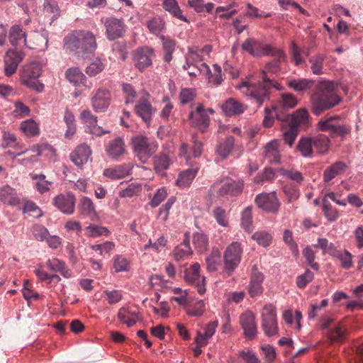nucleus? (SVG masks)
<instances>
[{
    "label": "nucleus",
    "instance_id": "1",
    "mask_svg": "<svg viewBox=\"0 0 363 363\" xmlns=\"http://www.w3.org/2000/svg\"><path fill=\"white\" fill-rule=\"evenodd\" d=\"M271 55L277 57L276 60L267 62L262 70V82L258 84L244 81L237 86L243 95L255 99L259 106H261L265 101L269 99L270 89L274 87L277 90L281 89V86L267 77V74H277L280 70V62L285 60V54L281 50H273Z\"/></svg>",
    "mask_w": 363,
    "mask_h": 363
},
{
    "label": "nucleus",
    "instance_id": "2",
    "mask_svg": "<svg viewBox=\"0 0 363 363\" xmlns=\"http://www.w3.org/2000/svg\"><path fill=\"white\" fill-rule=\"evenodd\" d=\"M64 48L75 54L91 53L97 48L95 35L89 30H76L64 38Z\"/></svg>",
    "mask_w": 363,
    "mask_h": 363
},
{
    "label": "nucleus",
    "instance_id": "3",
    "mask_svg": "<svg viewBox=\"0 0 363 363\" xmlns=\"http://www.w3.org/2000/svg\"><path fill=\"white\" fill-rule=\"evenodd\" d=\"M340 84L319 79V111L328 110L342 101L339 94Z\"/></svg>",
    "mask_w": 363,
    "mask_h": 363
},
{
    "label": "nucleus",
    "instance_id": "4",
    "mask_svg": "<svg viewBox=\"0 0 363 363\" xmlns=\"http://www.w3.org/2000/svg\"><path fill=\"white\" fill-rule=\"evenodd\" d=\"M131 146L135 156L143 164L147 162L158 147L156 141L143 135L133 137Z\"/></svg>",
    "mask_w": 363,
    "mask_h": 363
},
{
    "label": "nucleus",
    "instance_id": "5",
    "mask_svg": "<svg viewBox=\"0 0 363 363\" xmlns=\"http://www.w3.org/2000/svg\"><path fill=\"white\" fill-rule=\"evenodd\" d=\"M42 64L36 61L24 65L20 78L21 84L38 93L43 92L44 84L38 81L42 74Z\"/></svg>",
    "mask_w": 363,
    "mask_h": 363
},
{
    "label": "nucleus",
    "instance_id": "6",
    "mask_svg": "<svg viewBox=\"0 0 363 363\" xmlns=\"http://www.w3.org/2000/svg\"><path fill=\"white\" fill-rule=\"evenodd\" d=\"M242 255V248L240 243L232 242L225 249L223 254L224 267L223 271L230 276L240 263Z\"/></svg>",
    "mask_w": 363,
    "mask_h": 363
},
{
    "label": "nucleus",
    "instance_id": "7",
    "mask_svg": "<svg viewBox=\"0 0 363 363\" xmlns=\"http://www.w3.org/2000/svg\"><path fill=\"white\" fill-rule=\"evenodd\" d=\"M262 328L264 334L274 336L278 334V323L277 320L276 308L272 304L265 305L262 311Z\"/></svg>",
    "mask_w": 363,
    "mask_h": 363
},
{
    "label": "nucleus",
    "instance_id": "8",
    "mask_svg": "<svg viewBox=\"0 0 363 363\" xmlns=\"http://www.w3.org/2000/svg\"><path fill=\"white\" fill-rule=\"evenodd\" d=\"M241 47L242 50L257 57L270 55L273 50H274L271 45L264 44L260 40L252 38H247Z\"/></svg>",
    "mask_w": 363,
    "mask_h": 363
},
{
    "label": "nucleus",
    "instance_id": "9",
    "mask_svg": "<svg viewBox=\"0 0 363 363\" xmlns=\"http://www.w3.org/2000/svg\"><path fill=\"white\" fill-rule=\"evenodd\" d=\"M184 279L189 284L197 286L198 293L203 294L206 291L204 287L205 277L200 275V265L196 262L184 270Z\"/></svg>",
    "mask_w": 363,
    "mask_h": 363
},
{
    "label": "nucleus",
    "instance_id": "10",
    "mask_svg": "<svg viewBox=\"0 0 363 363\" xmlns=\"http://www.w3.org/2000/svg\"><path fill=\"white\" fill-rule=\"evenodd\" d=\"M79 118L86 125V132L96 137L110 133V130L104 129L97 125V116L94 115L89 109L82 111Z\"/></svg>",
    "mask_w": 363,
    "mask_h": 363
},
{
    "label": "nucleus",
    "instance_id": "11",
    "mask_svg": "<svg viewBox=\"0 0 363 363\" xmlns=\"http://www.w3.org/2000/svg\"><path fill=\"white\" fill-rule=\"evenodd\" d=\"M101 21L106 28V36L109 40H115L123 37L125 33V25L121 19L107 17Z\"/></svg>",
    "mask_w": 363,
    "mask_h": 363
},
{
    "label": "nucleus",
    "instance_id": "12",
    "mask_svg": "<svg viewBox=\"0 0 363 363\" xmlns=\"http://www.w3.org/2000/svg\"><path fill=\"white\" fill-rule=\"evenodd\" d=\"M111 101L110 91L106 88H99L91 98V106L96 113H104Z\"/></svg>",
    "mask_w": 363,
    "mask_h": 363
},
{
    "label": "nucleus",
    "instance_id": "13",
    "mask_svg": "<svg viewBox=\"0 0 363 363\" xmlns=\"http://www.w3.org/2000/svg\"><path fill=\"white\" fill-rule=\"evenodd\" d=\"M153 55V49L149 47H143L135 50L133 57L135 67L140 72H144L152 65V57Z\"/></svg>",
    "mask_w": 363,
    "mask_h": 363
},
{
    "label": "nucleus",
    "instance_id": "14",
    "mask_svg": "<svg viewBox=\"0 0 363 363\" xmlns=\"http://www.w3.org/2000/svg\"><path fill=\"white\" fill-rule=\"evenodd\" d=\"M255 203L258 208L271 213L277 212L280 206L275 192L258 194L255 198Z\"/></svg>",
    "mask_w": 363,
    "mask_h": 363
},
{
    "label": "nucleus",
    "instance_id": "15",
    "mask_svg": "<svg viewBox=\"0 0 363 363\" xmlns=\"http://www.w3.org/2000/svg\"><path fill=\"white\" fill-rule=\"evenodd\" d=\"M25 57V53L17 49L9 50L4 57V72L8 77L14 74L18 65Z\"/></svg>",
    "mask_w": 363,
    "mask_h": 363
},
{
    "label": "nucleus",
    "instance_id": "16",
    "mask_svg": "<svg viewBox=\"0 0 363 363\" xmlns=\"http://www.w3.org/2000/svg\"><path fill=\"white\" fill-rule=\"evenodd\" d=\"M75 197L70 193L60 194L53 199V205L65 214H72L74 211Z\"/></svg>",
    "mask_w": 363,
    "mask_h": 363
},
{
    "label": "nucleus",
    "instance_id": "17",
    "mask_svg": "<svg viewBox=\"0 0 363 363\" xmlns=\"http://www.w3.org/2000/svg\"><path fill=\"white\" fill-rule=\"evenodd\" d=\"M243 187L242 180L227 179L222 183L218 194L220 196H236L242 193Z\"/></svg>",
    "mask_w": 363,
    "mask_h": 363
},
{
    "label": "nucleus",
    "instance_id": "18",
    "mask_svg": "<svg viewBox=\"0 0 363 363\" xmlns=\"http://www.w3.org/2000/svg\"><path fill=\"white\" fill-rule=\"evenodd\" d=\"M264 157L271 164H279L281 162L280 152V142L278 140H272L263 147Z\"/></svg>",
    "mask_w": 363,
    "mask_h": 363
},
{
    "label": "nucleus",
    "instance_id": "19",
    "mask_svg": "<svg viewBox=\"0 0 363 363\" xmlns=\"http://www.w3.org/2000/svg\"><path fill=\"white\" fill-rule=\"evenodd\" d=\"M240 323L244 330V334L250 340L254 339L257 333V327L255 323V316L250 311H246L241 314Z\"/></svg>",
    "mask_w": 363,
    "mask_h": 363
},
{
    "label": "nucleus",
    "instance_id": "20",
    "mask_svg": "<svg viewBox=\"0 0 363 363\" xmlns=\"http://www.w3.org/2000/svg\"><path fill=\"white\" fill-rule=\"evenodd\" d=\"M189 118L191 125L203 133L206 130L210 123L209 116L202 111V104L197 106L195 112L189 113Z\"/></svg>",
    "mask_w": 363,
    "mask_h": 363
},
{
    "label": "nucleus",
    "instance_id": "21",
    "mask_svg": "<svg viewBox=\"0 0 363 363\" xmlns=\"http://www.w3.org/2000/svg\"><path fill=\"white\" fill-rule=\"evenodd\" d=\"M264 275L258 269L257 265H253L251 269L250 282L248 286V292L252 297L261 294L263 291L262 286Z\"/></svg>",
    "mask_w": 363,
    "mask_h": 363
},
{
    "label": "nucleus",
    "instance_id": "22",
    "mask_svg": "<svg viewBox=\"0 0 363 363\" xmlns=\"http://www.w3.org/2000/svg\"><path fill=\"white\" fill-rule=\"evenodd\" d=\"M91 155V150L85 143L78 145L70 154L71 161L78 167L82 168L86 164Z\"/></svg>",
    "mask_w": 363,
    "mask_h": 363
},
{
    "label": "nucleus",
    "instance_id": "23",
    "mask_svg": "<svg viewBox=\"0 0 363 363\" xmlns=\"http://www.w3.org/2000/svg\"><path fill=\"white\" fill-rule=\"evenodd\" d=\"M0 201L14 207H18L21 204V199L16 190L8 184L0 187Z\"/></svg>",
    "mask_w": 363,
    "mask_h": 363
},
{
    "label": "nucleus",
    "instance_id": "24",
    "mask_svg": "<svg viewBox=\"0 0 363 363\" xmlns=\"http://www.w3.org/2000/svg\"><path fill=\"white\" fill-rule=\"evenodd\" d=\"M135 111L145 123L151 121L155 110L146 99H140L135 106Z\"/></svg>",
    "mask_w": 363,
    "mask_h": 363
},
{
    "label": "nucleus",
    "instance_id": "25",
    "mask_svg": "<svg viewBox=\"0 0 363 363\" xmlns=\"http://www.w3.org/2000/svg\"><path fill=\"white\" fill-rule=\"evenodd\" d=\"M132 167L130 164H123L115 168L104 169V175L112 179H120L129 175L131 173Z\"/></svg>",
    "mask_w": 363,
    "mask_h": 363
},
{
    "label": "nucleus",
    "instance_id": "26",
    "mask_svg": "<svg viewBox=\"0 0 363 363\" xmlns=\"http://www.w3.org/2000/svg\"><path fill=\"white\" fill-rule=\"evenodd\" d=\"M33 45H27L26 47L30 50H36L39 52L45 51L48 48V32L43 30L37 32L32 36Z\"/></svg>",
    "mask_w": 363,
    "mask_h": 363
},
{
    "label": "nucleus",
    "instance_id": "27",
    "mask_svg": "<svg viewBox=\"0 0 363 363\" xmlns=\"http://www.w3.org/2000/svg\"><path fill=\"white\" fill-rule=\"evenodd\" d=\"M347 167L348 166L346 163H345V162H335V163L332 164V165L327 167L324 171L323 181L325 182L331 181V179L335 178V177L339 176V174H341L342 172L346 171Z\"/></svg>",
    "mask_w": 363,
    "mask_h": 363
},
{
    "label": "nucleus",
    "instance_id": "28",
    "mask_svg": "<svg viewBox=\"0 0 363 363\" xmlns=\"http://www.w3.org/2000/svg\"><path fill=\"white\" fill-rule=\"evenodd\" d=\"M246 107L238 100L231 98L222 105V110L226 116H233L242 113Z\"/></svg>",
    "mask_w": 363,
    "mask_h": 363
},
{
    "label": "nucleus",
    "instance_id": "29",
    "mask_svg": "<svg viewBox=\"0 0 363 363\" xmlns=\"http://www.w3.org/2000/svg\"><path fill=\"white\" fill-rule=\"evenodd\" d=\"M152 160L155 172L165 176V172L169 168L172 163L169 157L165 153H160L155 155Z\"/></svg>",
    "mask_w": 363,
    "mask_h": 363
},
{
    "label": "nucleus",
    "instance_id": "30",
    "mask_svg": "<svg viewBox=\"0 0 363 363\" xmlns=\"http://www.w3.org/2000/svg\"><path fill=\"white\" fill-rule=\"evenodd\" d=\"M107 155L112 159H117L125 152V145L122 138L111 140L106 147Z\"/></svg>",
    "mask_w": 363,
    "mask_h": 363
},
{
    "label": "nucleus",
    "instance_id": "31",
    "mask_svg": "<svg viewBox=\"0 0 363 363\" xmlns=\"http://www.w3.org/2000/svg\"><path fill=\"white\" fill-rule=\"evenodd\" d=\"M66 79L76 86H86V77L79 67L69 68L65 72Z\"/></svg>",
    "mask_w": 363,
    "mask_h": 363
},
{
    "label": "nucleus",
    "instance_id": "32",
    "mask_svg": "<svg viewBox=\"0 0 363 363\" xmlns=\"http://www.w3.org/2000/svg\"><path fill=\"white\" fill-rule=\"evenodd\" d=\"M45 264L51 271L60 272L66 279L72 277V271L67 268L64 261L57 258H52L48 259Z\"/></svg>",
    "mask_w": 363,
    "mask_h": 363
},
{
    "label": "nucleus",
    "instance_id": "33",
    "mask_svg": "<svg viewBox=\"0 0 363 363\" xmlns=\"http://www.w3.org/2000/svg\"><path fill=\"white\" fill-rule=\"evenodd\" d=\"M21 203L23 206L18 208L22 211L23 215L35 218L43 216L42 210L33 201L25 198L21 200Z\"/></svg>",
    "mask_w": 363,
    "mask_h": 363
},
{
    "label": "nucleus",
    "instance_id": "34",
    "mask_svg": "<svg viewBox=\"0 0 363 363\" xmlns=\"http://www.w3.org/2000/svg\"><path fill=\"white\" fill-rule=\"evenodd\" d=\"M163 9L172 16L184 22L189 23L187 18L182 14L177 0H163Z\"/></svg>",
    "mask_w": 363,
    "mask_h": 363
},
{
    "label": "nucleus",
    "instance_id": "35",
    "mask_svg": "<svg viewBox=\"0 0 363 363\" xmlns=\"http://www.w3.org/2000/svg\"><path fill=\"white\" fill-rule=\"evenodd\" d=\"M235 138L232 135L227 136L223 143H220L216 148V155L220 160H225L233 149Z\"/></svg>",
    "mask_w": 363,
    "mask_h": 363
},
{
    "label": "nucleus",
    "instance_id": "36",
    "mask_svg": "<svg viewBox=\"0 0 363 363\" xmlns=\"http://www.w3.org/2000/svg\"><path fill=\"white\" fill-rule=\"evenodd\" d=\"M164 51V60L170 62L173 58V52L176 48V41L168 36L160 35Z\"/></svg>",
    "mask_w": 363,
    "mask_h": 363
},
{
    "label": "nucleus",
    "instance_id": "37",
    "mask_svg": "<svg viewBox=\"0 0 363 363\" xmlns=\"http://www.w3.org/2000/svg\"><path fill=\"white\" fill-rule=\"evenodd\" d=\"M328 199L333 201H335V193L331 191L330 193L326 194L323 199V211L329 220H335L338 216L337 211L332 208L330 203L328 202Z\"/></svg>",
    "mask_w": 363,
    "mask_h": 363
},
{
    "label": "nucleus",
    "instance_id": "38",
    "mask_svg": "<svg viewBox=\"0 0 363 363\" xmlns=\"http://www.w3.org/2000/svg\"><path fill=\"white\" fill-rule=\"evenodd\" d=\"M328 337L332 342H342L347 337V331L341 324L335 325L328 332Z\"/></svg>",
    "mask_w": 363,
    "mask_h": 363
},
{
    "label": "nucleus",
    "instance_id": "39",
    "mask_svg": "<svg viewBox=\"0 0 363 363\" xmlns=\"http://www.w3.org/2000/svg\"><path fill=\"white\" fill-rule=\"evenodd\" d=\"M198 169H188L182 172L176 180V184L182 188L189 186L195 177L196 176Z\"/></svg>",
    "mask_w": 363,
    "mask_h": 363
},
{
    "label": "nucleus",
    "instance_id": "40",
    "mask_svg": "<svg viewBox=\"0 0 363 363\" xmlns=\"http://www.w3.org/2000/svg\"><path fill=\"white\" fill-rule=\"evenodd\" d=\"M118 318L128 327H131L138 321V315L134 311H131L125 308H121L118 311Z\"/></svg>",
    "mask_w": 363,
    "mask_h": 363
},
{
    "label": "nucleus",
    "instance_id": "41",
    "mask_svg": "<svg viewBox=\"0 0 363 363\" xmlns=\"http://www.w3.org/2000/svg\"><path fill=\"white\" fill-rule=\"evenodd\" d=\"M26 37V33L19 25H14L9 30V40L12 45L16 46L22 39H23L25 45H27Z\"/></svg>",
    "mask_w": 363,
    "mask_h": 363
},
{
    "label": "nucleus",
    "instance_id": "42",
    "mask_svg": "<svg viewBox=\"0 0 363 363\" xmlns=\"http://www.w3.org/2000/svg\"><path fill=\"white\" fill-rule=\"evenodd\" d=\"M315 82L308 79H291L287 82V85L296 91H303L311 89Z\"/></svg>",
    "mask_w": 363,
    "mask_h": 363
},
{
    "label": "nucleus",
    "instance_id": "43",
    "mask_svg": "<svg viewBox=\"0 0 363 363\" xmlns=\"http://www.w3.org/2000/svg\"><path fill=\"white\" fill-rule=\"evenodd\" d=\"M207 269L215 272L221 263L220 252L218 248H213L211 254L206 259Z\"/></svg>",
    "mask_w": 363,
    "mask_h": 363
},
{
    "label": "nucleus",
    "instance_id": "44",
    "mask_svg": "<svg viewBox=\"0 0 363 363\" xmlns=\"http://www.w3.org/2000/svg\"><path fill=\"white\" fill-rule=\"evenodd\" d=\"M147 27L151 33L160 38V35H162V32L165 28V21L160 17H154L147 22Z\"/></svg>",
    "mask_w": 363,
    "mask_h": 363
},
{
    "label": "nucleus",
    "instance_id": "45",
    "mask_svg": "<svg viewBox=\"0 0 363 363\" xmlns=\"http://www.w3.org/2000/svg\"><path fill=\"white\" fill-rule=\"evenodd\" d=\"M206 310L203 301L199 300L196 301L189 302L186 306V311L189 315L194 317L201 316Z\"/></svg>",
    "mask_w": 363,
    "mask_h": 363
},
{
    "label": "nucleus",
    "instance_id": "46",
    "mask_svg": "<svg viewBox=\"0 0 363 363\" xmlns=\"http://www.w3.org/2000/svg\"><path fill=\"white\" fill-rule=\"evenodd\" d=\"M31 179L36 181L35 189L41 194L48 192L52 184V182L45 179L46 177L43 174H32Z\"/></svg>",
    "mask_w": 363,
    "mask_h": 363
},
{
    "label": "nucleus",
    "instance_id": "47",
    "mask_svg": "<svg viewBox=\"0 0 363 363\" xmlns=\"http://www.w3.org/2000/svg\"><path fill=\"white\" fill-rule=\"evenodd\" d=\"M20 129L28 137L38 135L40 132L38 125L33 119H28L21 122Z\"/></svg>",
    "mask_w": 363,
    "mask_h": 363
},
{
    "label": "nucleus",
    "instance_id": "48",
    "mask_svg": "<svg viewBox=\"0 0 363 363\" xmlns=\"http://www.w3.org/2000/svg\"><path fill=\"white\" fill-rule=\"evenodd\" d=\"M277 173H279L284 178L291 180L298 184H301L303 181V177L301 172L295 169H286L284 168L276 169Z\"/></svg>",
    "mask_w": 363,
    "mask_h": 363
},
{
    "label": "nucleus",
    "instance_id": "49",
    "mask_svg": "<svg viewBox=\"0 0 363 363\" xmlns=\"http://www.w3.org/2000/svg\"><path fill=\"white\" fill-rule=\"evenodd\" d=\"M308 113L305 108L297 110L291 115V121L289 123L291 126H296L298 130L301 125L306 124L308 122Z\"/></svg>",
    "mask_w": 363,
    "mask_h": 363
},
{
    "label": "nucleus",
    "instance_id": "50",
    "mask_svg": "<svg viewBox=\"0 0 363 363\" xmlns=\"http://www.w3.org/2000/svg\"><path fill=\"white\" fill-rule=\"evenodd\" d=\"M192 253L189 245V241L184 240L182 243L177 246L174 250V256L177 260L184 259Z\"/></svg>",
    "mask_w": 363,
    "mask_h": 363
},
{
    "label": "nucleus",
    "instance_id": "51",
    "mask_svg": "<svg viewBox=\"0 0 363 363\" xmlns=\"http://www.w3.org/2000/svg\"><path fill=\"white\" fill-rule=\"evenodd\" d=\"M79 208L82 214L88 216H94L96 215L95 207L91 199L83 197L80 200Z\"/></svg>",
    "mask_w": 363,
    "mask_h": 363
},
{
    "label": "nucleus",
    "instance_id": "52",
    "mask_svg": "<svg viewBox=\"0 0 363 363\" xmlns=\"http://www.w3.org/2000/svg\"><path fill=\"white\" fill-rule=\"evenodd\" d=\"M315 140L311 138L303 137L298 141L297 149L303 157H309L312 155V145Z\"/></svg>",
    "mask_w": 363,
    "mask_h": 363
},
{
    "label": "nucleus",
    "instance_id": "53",
    "mask_svg": "<svg viewBox=\"0 0 363 363\" xmlns=\"http://www.w3.org/2000/svg\"><path fill=\"white\" fill-rule=\"evenodd\" d=\"M212 216L217 223L221 227L228 226V217L225 209L221 206H216L212 210Z\"/></svg>",
    "mask_w": 363,
    "mask_h": 363
},
{
    "label": "nucleus",
    "instance_id": "54",
    "mask_svg": "<svg viewBox=\"0 0 363 363\" xmlns=\"http://www.w3.org/2000/svg\"><path fill=\"white\" fill-rule=\"evenodd\" d=\"M276 169L271 167H266L262 172L258 173L254 178L256 184H262L265 182H272L274 179Z\"/></svg>",
    "mask_w": 363,
    "mask_h": 363
},
{
    "label": "nucleus",
    "instance_id": "55",
    "mask_svg": "<svg viewBox=\"0 0 363 363\" xmlns=\"http://www.w3.org/2000/svg\"><path fill=\"white\" fill-rule=\"evenodd\" d=\"M196 97V91L194 88H184L182 89L179 93V99L182 104H186Z\"/></svg>",
    "mask_w": 363,
    "mask_h": 363
},
{
    "label": "nucleus",
    "instance_id": "56",
    "mask_svg": "<svg viewBox=\"0 0 363 363\" xmlns=\"http://www.w3.org/2000/svg\"><path fill=\"white\" fill-rule=\"evenodd\" d=\"M14 107L15 109L13 111L12 114L15 118H22L30 114V110L29 107L21 101L15 102Z\"/></svg>",
    "mask_w": 363,
    "mask_h": 363
},
{
    "label": "nucleus",
    "instance_id": "57",
    "mask_svg": "<svg viewBox=\"0 0 363 363\" xmlns=\"http://www.w3.org/2000/svg\"><path fill=\"white\" fill-rule=\"evenodd\" d=\"M280 105L286 109L294 108L298 104L297 99L292 94H283L280 99Z\"/></svg>",
    "mask_w": 363,
    "mask_h": 363
},
{
    "label": "nucleus",
    "instance_id": "58",
    "mask_svg": "<svg viewBox=\"0 0 363 363\" xmlns=\"http://www.w3.org/2000/svg\"><path fill=\"white\" fill-rule=\"evenodd\" d=\"M185 57L186 60H191L193 62H199L204 60L201 50L197 46L188 48V52Z\"/></svg>",
    "mask_w": 363,
    "mask_h": 363
},
{
    "label": "nucleus",
    "instance_id": "59",
    "mask_svg": "<svg viewBox=\"0 0 363 363\" xmlns=\"http://www.w3.org/2000/svg\"><path fill=\"white\" fill-rule=\"evenodd\" d=\"M252 238L257 242L259 245L264 247L269 246L272 241V236L265 231H260L254 233Z\"/></svg>",
    "mask_w": 363,
    "mask_h": 363
},
{
    "label": "nucleus",
    "instance_id": "60",
    "mask_svg": "<svg viewBox=\"0 0 363 363\" xmlns=\"http://www.w3.org/2000/svg\"><path fill=\"white\" fill-rule=\"evenodd\" d=\"M298 130L296 126H291L289 125L288 128L283 133V139L285 143L291 147L297 137Z\"/></svg>",
    "mask_w": 363,
    "mask_h": 363
},
{
    "label": "nucleus",
    "instance_id": "61",
    "mask_svg": "<svg viewBox=\"0 0 363 363\" xmlns=\"http://www.w3.org/2000/svg\"><path fill=\"white\" fill-rule=\"evenodd\" d=\"M167 196V191L165 187L158 189L152 198L150 205L152 208L158 206Z\"/></svg>",
    "mask_w": 363,
    "mask_h": 363
},
{
    "label": "nucleus",
    "instance_id": "62",
    "mask_svg": "<svg viewBox=\"0 0 363 363\" xmlns=\"http://www.w3.org/2000/svg\"><path fill=\"white\" fill-rule=\"evenodd\" d=\"M43 11L46 13L53 14L57 18L60 16V8L56 1L45 0L43 3Z\"/></svg>",
    "mask_w": 363,
    "mask_h": 363
},
{
    "label": "nucleus",
    "instance_id": "63",
    "mask_svg": "<svg viewBox=\"0 0 363 363\" xmlns=\"http://www.w3.org/2000/svg\"><path fill=\"white\" fill-rule=\"evenodd\" d=\"M193 242L200 251H203L206 249L208 239L205 234L196 233L193 236Z\"/></svg>",
    "mask_w": 363,
    "mask_h": 363
},
{
    "label": "nucleus",
    "instance_id": "64",
    "mask_svg": "<svg viewBox=\"0 0 363 363\" xmlns=\"http://www.w3.org/2000/svg\"><path fill=\"white\" fill-rule=\"evenodd\" d=\"M104 69V64L98 60L91 62L86 67V73L90 77H94L101 72Z\"/></svg>",
    "mask_w": 363,
    "mask_h": 363
}]
</instances>
